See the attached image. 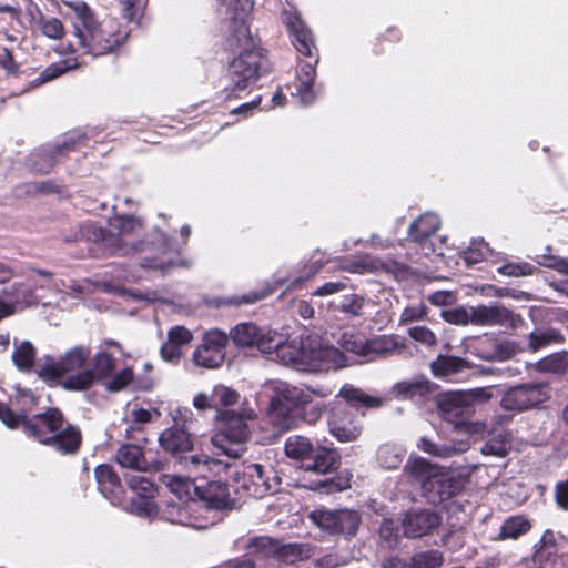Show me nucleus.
<instances>
[{"label":"nucleus","mask_w":568,"mask_h":568,"mask_svg":"<svg viewBox=\"0 0 568 568\" xmlns=\"http://www.w3.org/2000/svg\"><path fill=\"white\" fill-rule=\"evenodd\" d=\"M240 347L255 346L264 354H275L285 365L303 372H326L347 365L346 356L332 345L324 344L316 334L291 339L285 333L261 329L253 323L237 324L230 333Z\"/></svg>","instance_id":"nucleus-1"},{"label":"nucleus","mask_w":568,"mask_h":568,"mask_svg":"<svg viewBox=\"0 0 568 568\" xmlns=\"http://www.w3.org/2000/svg\"><path fill=\"white\" fill-rule=\"evenodd\" d=\"M70 9L73 34L79 44L90 54L98 57L111 52L121 44V34L112 22H99L93 10L81 0L63 1Z\"/></svg>","instance_id":"nucleus-2"},{"label":"nucleus","mask_w":568,"mask_h":568,"mask_svg":"<svg viewBox=\"0 0 568 568\" xmlns=\"http://www.w3.org/2000/svg\"><path fill=\"white\" fill-rule=\"evenodd\" d=\"M90 356L89 347L82 345L72 347L57 361L45 357L38 367V375L45 381H57L68 390H87L95 383L93 371L85 366Z\"/></svg>","instance_id":"nucleus-3"},{"label":"nucleus","mask_w":568,"mask_h":568,"mask_svg":"<svg viewBox=\"0 0 568 568\" xmlns=\"http://www.w3.org/2000/svg\"><path fill=\"white\" fill-rule=\"evenodd\" d=\"M263 392L270 398V418L282 429L292 428L295 425V410L312 403L315 396L329 395V392L324 388L313 389L305 385H293L278 379L264 383Z\"/></svg>","instance_id":"nucleus-4"},{"label":"nucleus","mask_w":568,"mask_h":568,"mask_svg":"<svg viewBox=\"0 0 568 568\" xmlns=\"http://www.w3.org/2000/svg\"><path fill=\"white\" fill-rule=\"evenodd\" d=\"M24 433L43 445L53 447L63 454L75 453L81 444L80 430L68 424L57 408L37 414L24 422Z\"/></svg>","instance_id":"nucleus-5"},{"label":"nucleus","mask_w":568,"mask_h":568,"mask_svg":"<svg viewBox=\"0 0 568 568\" xmlns=\"http://www.w3.org/2000/svg\"><path fill=\"white\" fill-rule=\"evenodd\" d=\"M407 478L420 486L424 496L432 504L444 501L462 488V480L450 471L412 455L404 467Z\"/></svg>","instance_id":"nucleus-6"},{"label":"nucleus","mask_w":568,"mask_h":568,"mask_svg":"<svg viewBox=\"0 0 568 568\" xmlns=\"http://www.w3.org/2000/svg\"><path fill=\"white\" fill-rule=\"evenodd\" d=\"M255 418L256 413L246 408L241 412L220 413L217 415L219 430L212 437L213 446L231 458L241 457L246 450V444L251 437L248 423Z\"/></svg>","instance_id":"nucleus-7"},{"label":"nucleus","mask_w":568,"mask_h":568,"mask_svg":"<svg viewBox=\"0 0 568 568\" xmlns=\"http://www.w3.org/2000/svg\"><path fill=\"white\" fill-rule=\"evenodd\" d=\"M233 32L226 38V47L234 54L229 61V68L233 71H267L270 61L267 52L254 44L248 26L244 21L235 22Z\"/></svg>","instance_id":"nucleus-8"},{"label":"nucleus","mask_w":568,"mask_h":568,"mask_svg":"<svg viewBox=\"0 0 568 568\" xmlns=\"http://www.w3.org/2000/svg\"><path fill=\"white\" fill-rule=\"evenodd\" d=\"M285 455L298 462L301 468L318 475H325L337 468L338 455L335 450L316 446L307 437L292 435L285 440Z\"/></svg>","instance_id":"nucleus-9"},{"label":"nucleus","mask_w":568,"mask_h":568,"mask_svg":"<svg viewBox=\"0 0 568 568\" xmlns=\"http://www.w3.org/2000/svg\"><path fill=\"white\" fill-rule=\"evenodd\" d=\"M285 24L298 53L301 71H315L320 62V54L312 30L298 13H288Z\"/></svg>","instance_id":"nucleus-10"},{"label":"nucleus","mask_w":568,"mask_h":568,"mask_svg":"<svg viewBox=\"0 0 568 568\" xmlns=\"http://www.w3.org/2000/svg\"><path fill=\"white\" fill-rule=\"evenodd\" d=\"M128 486L132 496L128 499L123 496L121 508L142 518H153L159 514L155 501L158 487L141 475H133L128 479Z\"/></svg>","instance_id":"nucleus-11"},{"label":"nucleus","mask_w":568,"mask_h":568,"mask_svg":"<svg viewBox=\"0 0 568 568\" xmlns=\"http://www.w3.org/2000/svg\"><path fill=\"white\" fill-rule=\"evenodd\" d=\"M308 517L321 530L346 537L355 536L362 521L359 513L348 508L336 510L320 508L311 511Z\"/></svg>","instance_id":"nucleus-12"},{"label":"nucleus","mask_w":568,"mask_h":568,"mask_svg":"<svg viewBox=\"0 0 568 568\" xmlns=\"http://www.w3.org/2000/svg\"><path fill=\"white\" fill-rule=\"evenodd\" d=\"M550 397L547 384H524L507 389L500 400V406L506 410L523 412L534 408Z\"/></svg>","instance_id":"nucleus-13"},{"label":"nucleus","mask_w":568,"mask_h":568,"mask_svg":"<svg viewBox=\"0 0 568 568\" xmlns=\"http://www.w3.org/2000/svg\"><path fill=\"white\" fill-rule=\"evenodd\" d=\"M229 336L219 329H212L204 334L202 343L192 354L193 363L206 369L220 367L226 354Z\"/></svg>","instance_id":"nucleus-14"},{"label":"nucleus","mask_w":568,"mask_h":568,"mask_svg":"<svg viewBox=\"0 0 568 568\" xmlns=\"http://www.w3.org/2000/svg\"><path fill=\"white\" fill-rule=\"evenodd\" d=\"M174 416L175 425L164 429L159 436L160 446L170 454L178 455L190 452L193 448V439L185 429L189 416L192 412L189 409H179Z\"/></svg>","instance_id":"nucleus-15"},{"label":"nucleus","mask_w":568,"mask_h":568,"mask_svg":"<svg viewBox=\"0 0 568 568\" xmlns=\"http://www.w3.org/2000/svg\"><path fill=\"white\" fill-rule=\"evenodd\" d=\"M272 469L265 470L260 464H248L244 467L243 494L262 498L265 495L274 494L280 489V478Z\"/></svg>","instance_id":"nucleus-16"},{"label":"nucleus","mask_w":568,"mask_h":568,"mask_svg":"<svg viewBox=\"0 0 568 568\" xmlns=\"http://www.w3.org/2000/svg\"><path fill=\"white\" fill-rule=\"evenodd\" d=\"M37 406L36 396L28 389L17 388L14 396L10 398V406L0 403V419L9 428H16L19 425L24 427V422H29L27 414L31 413Z\"/></svg>","instance_id":"nucleus-17"},{"label":"nucleus","mask_w":568,"mask_h":568,"mask_svg":"<svg viewBox=\"0 0 568 568\" xmlns=\"http://www.w3.org/2000/svg\"><path fill=\"white\" fill-rule=\"evenodd\" d=\"M493 387L476 388L468 393L449 394L439 402V410L444 419L465 414L474 402H487L493 397Z\"/></svg>","instance_id":"nucleus-18"},{"label":"nucleus","mask_w":568,"mask_h":568,"mask_svg":"<svg viewBox=\"0 0 568 568\" xmlns=\"http://www.w3.org/2000/svg\"><path fill=\"white\" fill-rule=\"evenodd\" d=\"M473 324L478 326L515 327L519 317L500 304L473 306Z\"/></svg>","instance_id":"nucleus-19"},{"label":"nucleus","mask_w":568,"mask_h":568,"mask_svg":"<svg viewBox=\"0 0 568 568\" xmlns=\"http://www.w3.org/2000/svg\"><path fill=\"white\" fill-rule=\"evenodd\" d=\"M332 436L341 443L356 440L362 434V425L356 422L346 408H335L328 419Z\"/></svg>","instance_id":"nucleus-20"},{"label":"nucleus","mask_w":568,"mask_h":568,"mask_svg":"<svg viewBox=\"0 0 568 568\" xmlns=\"http://www.w3.org/2000/svg\"><path fill=\"white\" fill-rule=\"evenodd\" d=\"M440 524L437 514L430 510L407 513L402 521L404 534L409 538H418L434 531Z\"/></svg>","instance_id":"nucleus-21"},{"label":"nucleus","mask_w":568,"mask_h":568,"mask_svg":"<svg viewBox=\"0 0 568 568\" xmlns=\"http://www.w3.org/2000/svg\"><path fill=\"white\" fill-rule=\"evenodd\" d=\"M439 226L440 219L438 215L425 213L416 219L409 227L410 240L422 245L425 256L434 252L433 245L427 244V240L438 231Z\"/></svg>","instance_id":"nucleus-22"},{"label":"nucleus","mask_w":568,"mask_h":568,"mask_svg":"<svg viewBox=\"0 0 568 568\" xmlns=\"http://www.w3.org/2000/svg\"><path fill=\"white\" fill-rule=\"evenodd\" d=\"M94 475L101 494L111 504L121 507L124 490L115 471L109 465H99Z\"/></svg>","instance_id":"nucleus-23"},{"label":"nucleus","mask_w":568,"mask_h":568,"mask_svg":"<svg viewBox=\"0 0 568 568\" xmlns=\"http://www.w3.org/2000/svg\"><path fill=\"white\" fill-rule=\"evenodd\" d=\"M196 500L197 509L200 508V503L212 509H226L233 505L226 485L220 480L210 481L205 486L201 485V491H199Z\"/></svg>","instance_id":"nucleus-24"},{"label":"nucleus","mask_w":568,"mask_h":568,"mask_svg":"<svg viewBox=\"0 0 568 568\" xmlns=\"http://www.w3.org/2000/svg\"><path fill=\"white\" fill-rule=\"evenodd\" d=\"M121 352L120 345L114 341L103 342L94 355V366L91 368L98 379L109 378L115 371V353Z\"/></svg>","instance_id":"nucleus-25"},{"label":"nucleus","mask_w":568,"mask_h":568,"mask_svg":"<svg viewBox=\"0 0 568 568\" xmlns=\"http://www.w3.org/2000/svg\"><path fill=\"white\" fill-rule=\"evenodd\" d=\"M197 510V501L169 504L163 510L162 517L173 524L190 526L193 528H203L205 525L197 523L196 517L193 515V513Z\"/></svg>","instance_id":"nucleus-26"},{"label":"nucleus","mask_w":568,"mask_h":568,"mask_svg":"<svg viewBox=\"0 0 568 568\" xmlns=\"http://www.w3.org/2000/svg\"><path fill=\"white\" fill-rule=\"evenodd\" d=\"M163 480L170 491L175 495L180 501H197L196 496L199 491H201L200 484H195L190 478L178 475H165Z\"/></svg>","instance_id":"nucleus-27"},{"label":"nucleus","mask_w":568,"mask_h":568,"mask_svg":"<svg viewBox=\"0 0 568 568\" xmlns=\"http://www.w3.org/2000/svg\"><path fill=\"white\" fill-rule=\"evenodd\" d=\"M115 459L121 467L139 471H146L150 467L142 448L133 444L122 445L116 452Z\"/></svg>","instance_id":"nucleus-28"},{"label":"nucleus","mask_w":568,"mask_h":568,"mask_svg":"<svg viewBox=\"0 0 568 568\" xmlns=\"http://www.w3.org/2000/svg\"><path fill=\"white\" fill-rule=\"evenodd\" d=\"M369 361L402 353L406 346L397 335H382L369 339Z\"/></svg>","instance_id":"nucleus-29"},{"label":"nucleus","mask_w":568,"mask_h":568,"mask_svg":"<svg viewBox=\"0 0 568 568\" xmlns=\"http://www.w3.org/2000/svg\"><path fill=\"white\" fill-rule=\"evenodd\" d=\"M417 447L432 456L448 458L468 450L469 443L460 440L457 444H436L426 437H422L417 443Z\"/></svg>","instance_id":"nucleus-30"},{"label":"nucleus","mask_w":568,"mask_h":568,"mask_svg":"<svg viewBox=\"0 0 568 568\" xmlns=\"http://www.w3.org/2000/svg\"><path fill=\"white\" fill-rule=\"evenodd\" d=\"M435 386L424 377L403 381L393 386V393L402 398L423 397L430 394Z\"/></svg>","instance_id":"nucleus-31"},{"label":"nucleus","mask_w":568,"mask_h":568,"mask_svg":"<svg viewBox=\"0 0 568 568\" xmlns=\"http://www.w3.org/2000/svg\"><path fill=\"white\" fill-rule=\"evenodd\" d=\"M314 73H296L294 82L288 84L293 97H297L305 105L314 102L316 93L313 89Z\"/></svg>","instance_id":"nucleus-32"},{"label":"nucleus","mask_w":568,"mask_h":568,"mask_svg":"<svg viewBox=\"0 0 568 568\" xmlns=\"http://www.w3.org/2000/svg\"><path fill=\"white\" fill-rule=\"evenodd\" d=\"M338 395L354 407L364 406L371 408L379 407L383 404L382 398L367 395L362 389L348 384L339 389Z\"/></svg>","instance_id":"nucleus-33"},{"label":"nucleus","mask_w":568,"mask_h":568,"mask_svg":"<svg viewBox=\"0 0 568 568\" xmlns=\"http://www.w3.org/2000/svg\"><path fill=\"white\" fill-rule=\"evenodd\" d=\"M530 528L531 524L526 517L511 516L503 523L497 539H518L520 536L527 534Z\"/></svg>","instance_id":"nucleus-34"},{"label":"nucleus","mask_w":568,"mask_h":568,"mask_svg":"<svg viewBox=\"0 0 568 568\" xmlns=\"http://www.w3.org/2000/svg\"><path fill=\"white\" fill-rule=\"evenodd\" d=\"M468 368L467 363L456 356H438L432 363V372L437 377H449Z\"/></svg>","instance_id":"nucleus-35"},{"label":"nucleus","mask_w":568,"mask_h":568,"mask_svg":"<svg viewBox=\"0 0 568 568\" xmlns=\"http://www.w3.org/2000/svg\"><path fill=\"white\" fill-rule=\"evenodd\" d=\"M341 346L364 361L369 362V339L352 333H344L339 339Z\"/></svg>","instance_id":"nucleus-36"},{"label":"nucleus","mask_w":568,"mask_h":568,"mask_svg":"<svg viewBox=\"0 0 568 568\" xmlns=\"http://www.w3.org/2000/svg\"><path fill=\"white\" fill-rule=\"evenodd\" d=\"M36 358V349L28 341H14V351L12 353V361L14 365L21 369H29L32 367Z\"/></svg>","instance_id":"nucleus-37"},{"label":"nucleus","mask_w":568,"mask_h":568,"mask_svg":"<svg viewBox=\"0 0 568 568\" xmlns=\"http://www.w3.org/2000/svg\"><path fill=\"white\" fill-rule=\"evenodd\" d=\"M110 229L112 235H118L125 241L129 235L142 229V223L132 216H114L110 220Z\"/></svg>","instance_id":"nucleus-38"},{"label":"nucleus","mask_w":568,"mask_h":568,"mask_svg":"<svg viewBox=\"0 0 568 568\" xmlns=\"http://www.w3.org/2000/svg\"><path fill=\"white\" fill-rule=\"evenodd\" d=\"M404 455L400 447L386 444L378 448L377 462L385 469H395L402 464Z\"/></svg>","instance_id":"nucleus-39"},{"label":"nucleus","mask_w":568,"mask_h":568,"mask_svg":"<svg viewBox=\"0 0 568 568\" xmlns=\"http://www.w3.org/2000/svg\"><path fill=\"white\" fill-rule=\"evenodd\" d=\"M191 466H193L194 470L199 474L205 476L206 473H212L213 475H221L223 471L229 470V466L223 464L222 462L210 458L204 455L192 456L190 459Z\"/></svg>","instance_id":"nucleus-40"},{"label":"nucleus","mask_w":568,"mask_h":568,"mask_svg":"<svg viewBox=\"0 0 568 568\" xmlns=\"http://www.w3.org/2000/svg\"><path fill=\"white\" fill-rule=\"evenodd\" d=\"M310 557V549L305 548L302 545L288 544L282 545L278 544L277 551L275 558L286 562V564H295L297 561L307 559Z\"/></svg>","instance_id":"nucleus-41"},{"label":"nucleus","mask_w":568,"mask_h":568,"mask_svg":"<svg viewBox=\"0 0 568 568\" xmlns=\"http://www.w3.org/2000/svg\"><path fill=\"white\" fill-rule=\"evenodd\" d=\"M464 414L453 416L449 420L455 425V429L459 435H468L473 439L483 438L486 434V425L480 422H470L463 419Z\"/></svg>","instance_id":"nucleus-42"},{"label":"nucleus","mask_w":568,"mask_h":568,"mask_svg":"<svg viewBox=\"0 0 568 568\" xmlns=\"http://www.w3.org/2000/svg\"><path fill=\"white\" fill-rule=\"evenodd\" d=\"M280 541L266 536L254 538L247 546L248 554L261 557H275Z\"/></svg>","instance_id":"nucleus-43"},{"label":"nucleus","mask_w":568,"mask_h":568,"mask_svg":"<svg viewBox=\"0 0 568 568\" xmlns=\"http://www.w3.org/2000/svg\"><path fill=\"white\" fill-rule=\"evenodd\" d=\"M556 551V538L554 531L547 529L538 544L535 545L534 559L544 562Z\"/></svg>","instance_id":"nucleus-44"},{"label":"nucleus","mask_w":568,"mask_h":568,"mask_svg":"<svg viewBox=\"0 0 568 568\" xmlns=\"http://www.w3.org/2000/svg\"><path fill=\"white\" fill-rule=\"evenodd\" d=\"M38 24L41 33L52 40H60L65 34L62 21L55 17L42 16Z\"/></svg>","instance_id":"nucleus-45"},{"label":"nucleus","mask_w":568,"mask_h":568,"mask_svg":"<svg viewBox=\"0 0 568 568\" xmlns=\"http://www.w3.org/2000/svg\"><path fill=\"white\" fill-rule=\"evenodd\" d=\"M473 306H458L442 311V317L450 324L468 325L473 324Z\"/></svg>","instance_id":"nucleus-46"},{"label":"nucleus","mask_w":568,"mask_h":568,"mask_svg":"<svg viewBox=\"0 0 568 568\" xmlns=\"http://www.w3.org/2000/svg\"><path fill=\"white\" fill-rule=\"evenodd\" d=\"M510 448V443L508 440V434L501 432L497 435V438H494L487 442L481 447V453L484 455H490L496 457H504L508 453Z\"/></svg>","instance_id":"nucleus-47"},{"label":"nucleus","mask_w":568,"mask_h":568,"mask_svg":"<svg viewBox=\"0 0 568 568\" xmlns=\"http://www.w3.org/2000/svg\"><path fill=\"white\" fill-rule=\"evenodd\" d=\"M443 562V554L438 550L418 552L412 559L414 568H438Z\"/></svg>","instance_id":"nucleus-48"},{"label":"nucleus","mask_w":568,"mask_h":568,"mask_svg":"<svg viewBox=\"0 0 568 568\" xmlns=\"http://www.w3.org/2000/svg\"><path fill=\"white\" fill-rule=\"evenodd\" d=\"M240 395L236 390L225 385H216L212 390V399L217 406H232L239 402Z\"/></svg>","instance_id":"nucleus-49"},{"label":"nucleus","mask_w":568,"mask_h":568,"mask_svg":"<svg viewBox=\"0 0 568 568\" xmlns=\"http://www.w3.org/2000/svg\"><path fill=\"white\" fill-rule=\"evenodd\" d=\"M490 254V250L484 241H475L464 252V260L467 265H474L488 257Z\"/></svg>","instance_id":"nucleus-50"},{"label":"nucleus","mask_w":568,"mask_h":568,"mask_svg":"<svg viewBox=\"0 0 568 568\" xmlns=\"http://www.w3.org/2000/svg\"><path fill=\"white\" fill-rule=\"evenodd\" d=\"M407 334L412 339L418 342L425 346L432 347L437 344L436 335L428 327L417 325L408 328Z\"/></svg>","instance_id":"nucleus-51"},{"label":"nucleus","mask_w":568,"mask_h":568,"mask_svg":"<svg viewBox=\"0 0 568 568\" xmlns=\"http://www.w3.org/2000/svg\"><path fill=\"white\" fill-rule=\"evenodd\" d=\"M515 354V347L510 343L496 344L494 349L479 354V356L487 361L503 362L509 359Z\"/></svg>","instance_id":"nucleus-52"},{"label":"nucleus","mask_w":568,"mask_h":568,"mask_svg":"<svg viewBox=\"0 0 568 568\" xmlns=\"http://www.w3.org/2000/svg\"><path fill=\"white\" fill-rule=\"evenodd\" d=\"M168 339L173 344L183 347L192 342L193 334L186 327L178 325L170 328L168 332Z\"/></svg>","instance_id":"nucleus-53"},{"label":"nucleus","mask_w":568,"mask_h":568,"mask_svg":"<svg viewBox=\"0 0 568 568\" xmlns=\"http://www.w3.org/2000/svg\"><path fill=\"white\" fill-rule=\"evenodd\" d=\"M83 139L84 135L78 130L68 132L67 134H64L62 141L57 143L55 153L62 154L64 152L73 150L75 145L79 144Z\"/></svg>","instance_id":"nucleus-54"},{"label":"nucleus","mask_w":568,"mask_h":568,"mask_svg":"<svg viewBox=\"0 0 568 568\" xmlns=\"http://www.w3.org/2000/svg\"><path fill=\"white\" fill-rule=\"evenodd\" d=\"M364 304V298L356 294L344 296L339 310L344 313L358 316Z\"/></svg>","instance_id":"nucleus-55"},{"label":"nucleus","mask_w":568,"mask_h":568,"mask_svg":"<svg viewBox=\"0 0 568 568\" xmlns=\"http://www.w3.org/2000/svg\"><path fill=\"white\" fill-rule=\"evenodd\" d=\"M133 378L132 369L129 367L123 368L119 373H116L110 382L106 383V388L112 392H118L123 389L126 385L131 383Z\"/></svg>","instance_id":"nucleus-56"},{"label":"nucleus","mask_w":568,"mask_h":568,"mask_svg":"<svg viewBox=\"0 0 568 568\" xmlns=\"http://www.w3.org/2000/svg\"><path fill=\"white\" fill-rule=\"evenodd\" d=\"M559 337V333L554 329L546 331L544 333H531L529 336V345L534 351H537L544 345L558 341Z\"/></svg>","instance_id":"nucleus-57"},{"label":"nucleus","mask_w":568,"mask_h":568,"mask_svg":"<svg viewBox=\"0 0 568 568\" xmlns=\"http://www.w3.org/2000/svg\"><path fill=\"white\" fill-rule=\"evenodd\" d=\"M381 537L393 547L398 541V527L393 519H385L381 525Z\"/></svg>","instance_id":"nucleus-58"},{"label":"nucleus","mask_w":568,"mask_h":568,"mask_svg":"<svg viewBox=\"0 0 568 568\" xmlns=\"http://www.w3.org/2000/svg\"><path fill=\"white\" fill-rule=\"evenodd\" d=\"M346 287L347 283L345 281L327 282L317 287L312 295L321 297L331 296L343 292Z\"/></svg>","instance_id":"nucleus-59"},{"label":"nucleus","mask_w":568,"mask_h":568,"mask_svg":"<svg viewBox=\"0 0 568 568\" xmlns=\"http://www.w3.org/2000/svg\"><path fill=\"white\" fill-rule=\"evenodd\" d=\"M426 315V308L423 304L407 306L399 318L400 324H408L414 321L423 320Z\"/></svg>","instance_id":"nucleus-60"},{"label":"nucleus","mask_w":568,"mask_h":568,"mask_svg":"<svg viewBox=\"0 0 568 568\" xmlns=\"http://www.w3.org/2000/svg\"><path fill=\"white\" fill-rule=\"evenodd\" d=\"M498 272L501 275L516 276L517 277V276H524V275L531 274L532 266H530L529 264H514V263H509V264H505V265L500 266L498 268Z\"/></svg>","instance_id":"nucleus-61"},{"label":"nucleus","mask_w":568,"mask_h":568,"mask_svg":"<svg viewBox=\"0 0 568 568\" xmlns=\"http://www.w3.org/2000/svg\"><path fill=\"white\" fill-rule=\"evenodd\" d=\"M161 356L168 363H178L182 356V347L166 339L161 347Z\"/></svg>","instance_id":"nucleus-62"},{"label":"nucleus","mask_w":568,"mask_h":568,"mask_svg":"<svg viewBox=\"0 0 568 568\" xmlns=\"http://www.w3.org/2000/svg\"><path fill=\"white\" fill-rule=\"evenodd\" d=\"M322 267L321 264H312L308 267H305V271L300 276L290 277L287 287L288 288H296L301 286L305 281L312 278Z\"/></svg>","instance_id":"nucleus-63"},{"label":"nucleus","mask_w":568,"mask_h":568,"mask_svg":"<svg viewBox=\"0 0 568 568\" xmlns=\"http://www.w3.org/2000/svg\"><path fill=\"white\" fill-rule=\"evenodd\" d=\"M556 503L561 509L568 510V479L556 485Z\"/></svg>","instance_id":"nucleus-64"}]
</instances>
